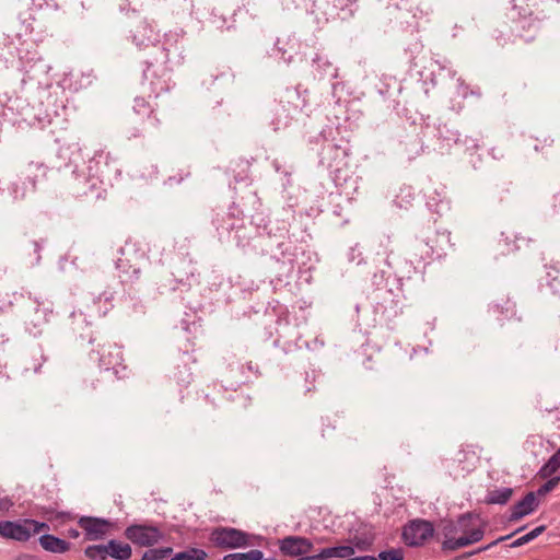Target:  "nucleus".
Wrapping results in <instances>:
<instances>
[{
	"label": "nucleus",
	"mask_w": 560,
	"mask_h": 560,
	"mask_svg": "<svg viewBox=\"0 0 560 560\" xmlns=\"http://www.w3.org/2000/svg\"><path fill=\"white\" fill-rule=\"evenodd\" d=\"M124 536L131 544L139 547H153L165 540V534L162 529L149 522L129 524L124 530Z\"/></svg>",
	"instance_id": "obj_13"
},
{
	"label": "nucleus",
	"mask_w": 560,
	"mask_h": 560,
	"mask_svg": "<svg viewBox=\"0 0 560 560\" xmlns=\"http://www.w3.org/2000/svg\"><path fill=\"white\" fill-rule=\"evenodd\" d=\"M97 384H98L97 380H93V378L84 380L83 385H82V390L85 394H91L93 390L97 389Z\"/></svg>",
	"instance_id": "obj_58"
},
{
	"label": "nucleus",
	"mask_w": 560,
	"mask_h": 560,
	"mask_svg": "<svg viewBox=\"0 0 560 560\" xmlns=\"http://www.w3.org/2000/svg\"><path fill=\"white\" fill-rule=\"evenodd\" d=\"M39 546L47 552L50 553H66L71 549V542L52 534H42L38 537Z\"/></svg>",
	"instance_id": "obj_29"
},
{
	"label": "nucleus",
	"mask_w": 560,
	"mask_h": 560,
	"mask_svg": "<svg viewBox=\"0 0 560 560\" xmlns=\"http://www.w3.org/2000/svg\"><path fill=\"white\" fill-rule=\"evenodd\" d=\"M14 506V502L10 497H0V514L9 513Z\"/></svg>",
	"instance_id": "obj_57"
},
{
	"label": "nucleus",
	"mask_w": 560,
	"mask_h": 560,
	"mask_svg": "<svg viewBox=\"0 0 560 560\" xmlns=\"http://www.w3.org/2000/svg\"><path fill=\"white\" fill-rule=\"evenodd\" d=\"M415 199V191L411 187H401L395 198V203L399 208H406Z\"/></svg>",
	"instance_id": "obj_48"
},
{
	"label": "nucleus",
	"mask_w": 560,
	"mask_h": 560,
	"mask_svg": "<svg viewBox=\"0 0 560 560\" xmlns=\"http://www.w3.org/2000/svg\"><path fill=\"white\" fill-rule=\"evenodd\" d=\"M207 552L203 549L190 547L184 551L175 553L171 560H206Z\"/></svg>",
	"instance_id": "obj_41"
},
{
	"label": "nucleus",
	"mask_w": 560,
	"mask_h": 560,
	"mask_svg": "<svg viewBox=\"0 0 560 560\" xmlns=\"http://www.w3.org/2000/svg\"><path fill=\"white\" fill-rule=\"evenodd\" d=\"M46 361L44 351L39 345L32 347L18 361V370L22 376L37 374Z\"/></svg>",
	"instance_id": "obj_22"
},
{
	"label": "nucleus",
	"mask_w": 560,
	"mask_h": 560,
	"mask_svg": "<svg viewBox=\"0 0 560 560\" xmlns=\"http://www.w3.org/2000/svg\"><path fill=\"white\" fill-rule=\"evenodd\" d=\"M279 550L283 556L299 557L312 549L310 539L301 536H287L278 541Z\"/></svg>",
	"instance_id": "obj_23"
},
{
	"label": "nucleus",
	"mask_w": 560,
	"mask_h": 560,
	"mask_svg": "<svg viewBox=\"0 0 560 560\" xmlns=\"http://www.w3.org/2000/svg\"><path fill=\"white\" fill-rule=\"evenodd\" d=\"M276 55L284 62L292 61L293 56L298 52V43L294 38H278L275 43Z\"/></svg>",
	"instance_id": "obj_30"
},
{
	"label": "nucleus",
	"mask_w": 560,
	"mask_h": 560,
	"mask_svg": "<svg viewBox=\"0 0 560 560\" xmlns=\"http://www.w3.org/2000/svg\"><path fill=\"white\" fill-rule=\"evenodd\" d=\"M348 259L349 261L357 262L358 265L362 262V252L358 245L350 248L348 253Z\"/></svg>",
	"instance_id": "obj_56"
},
{
	"label": "nucleus",
	"mask_w": 560,
	"mask_h": 560,
	"mask_svg": "<svg viewBox=\"0 0 560 560\" xmlns=\"http://www.w3.org/2000/svg\"><path fill=\"white\" fill-rule=\"evenodd\" d=\"M560 468V447L551 455V457L541 466L538 475L546 479L555 477L553 475Z\"/></svg>",
	"instance_id": "obj_36"
},
{
	"label": "nucleus",
	"mask_w": 560,
	"mask_h": 560,
	"mask_svg": "<svg viewBox=\"0 0 560 560\" xmlns=\"http://www.w3.org/2000/svg\"><path fill=\"white\" fill-rule=\"evenodd\" d=\"M538 504H539V502L537 500L536 493L528 492L522 500L516 502L511 508V514H510L509 521L515 522L526 515H529L537 509Z\"/></svg>",
	"instance_id": "obj_26"
},
{
	"label": "nucleus",
	"mask_w": 560,
	"mask_h": 560,
	"mask_svg": "<svg viewBox=\"0 0 560 560\" xmlns=\"http://www.w3.org/2000/svg\"><path fill=\"white\" fill-rule=\"evenodd\" d=\"M172 55L176 52L170 47L154 46L153 51L148 52L142 61V84L148 85L155 97L170 91L172 86Z\"/></svg>",
	"instance_id": "obj_2"
},
{
	"label": "nucleus",
	"mask_w": 560,
	"mask_h": 560,
	"mask_svg": "<svg viewBox=\"0 0 560 560\" xmlns=\"http://www.w3.org/2000/svg\"><path fill=\"white\" fill-rule=\"evenodd\" d=\"M84 556L89 560H107L108 552L106 544L90 545L84 549Z\"/></svg>",
	"instance_id": "obj_43"
},
{
	"label": "nucleus",
	"mask_w": 560,
	"mask_h": 560,
	"mask_svg": "<svg viewBox=\"0 0 560 560\" xmlns=\"http://www.w3.org/2000/svg\"><path fill=\"white\" fill-rule=\"evenodd\" d=\"M16 560H39L38 557L34 556V555H28V553H22L20 555Z\"/></svg>",
	"instance_id": "obj_64"
},
{
	"label": "nucleus",
	"mask_w": 560,
	"mask_h": 560,
	"mask_svg": "<svg viewBox=\"0 0 560 560\" xmlns=\"http://www.w3.org/2000/svg\"><path fill=\"white\" fill-rule=\"evenodd\" d=\"M100 302L101 298H98V300H93L91 305H86L85 312L81 310L73 311L69 316L68 326L73 336L82 341L86 340L88 343L91 345L98 339L92 329L93 318L101 317L107 312V310L101 311L98 306Z\"/></svg>",
	"instance_id": "obj_8"
},
{
	"label": "nucleus",
	"mask_w": 560,
	"mask_h": 560,
	"mask_svg": "<svg viewBox=\"0 0 560 560\" xmlns=\"http://www.w3.org/2000/svg\"><path fill=\"white\" fill-rule=\"evenodd\" d=\"M254 535L242 529L229 526L213 527L209 534V541L219 549H238L254 546Z\"/></svg>",
	"instance_id": "obj_11"
},
{
	"label": "nucleus",
	"mask_w": 560,
	"mask_h": 560,
	"mask_svg": "<svg viewBox=\"0 0 560 560\" xmlns=\"http://www.w3.org/2000/svg\"><path fill=\"white\" fill-rule=\"evenodd\" d=\"M108 557L114 560H129L132 556V548L129 544L118 539H109L106 542Z\"/></svg>",
	"instance_id": "obj_31"
},
{
	"label": "nucleus",
	"mask_w": 560,
	"mask_h": 560,
	"mask_svg": "<svg viewBox=\"0 0 560 560\" xmlns=\"http://www.w3.org/2000/svg\"><path fill=\"white\" fill-rule=\"evenodd\" d=\"M222 560H261V550L250 549L246 552L228 553Z\"/></svg>",
	"instance_id": "obj_45"
},
{
	"label": "nucleus",
	"mask_w": 560,
	"mask_h": 560,
	"mask_svg": "<svg viewBox=\"0 0 560 560\" xmlns=\"http://www.w3.org/2000/svg\"><path fill=\"white\" fill-rule=\"evenodd\" d=\"M52 167L58 171L72 168L74 190L78 195H88L98 190L102 184L110 182L119 174L116 160L110 156L109 152L104 150L95 152L86 164L78 144L60 147L57 151V161L54 162Z\"/></svg>",
	"instance_id": "obj_1"
},
{
	"label": "nucleus",
	"mask_w": 560,
	"mask_h": 560,
	"mask_svg": "<svg viewBox=\"0 0 560 560\" xmlns=\"http://www.w3.org/2000/svg\"><path fill=\"white\" fill-rule=\"evenodd\" d=\"M319 68L323 70L322 80L327 79V81L331 84L332 90L335 91L339 85V82H334L332 80L337 79L338 69L328 61H325L323 65L319 66Z\"/></svg>",
	"instance_id": "obj_46"
},
{
	"label": "nucleus",
	"mask_w": 560,
	"mask_h": 560,
	"mask_svg": "<svg viewBox=\"0 0 560 560\" xmlns=\"http://www.w3.org/2000/svg\"><path fill=\"white\" fill-rule=\"evenodd\" d=\"M513 3V11L516 12L520 21L526 22L528 20L529 27H536V21L539 20L537 13L538 0H511Z\"/></svg>",
	"instance_id": "obj_24"
},
{
	"label": "nucleus",
	"mask_w": 560,
	"mask_h": 560,
	"mask_svg": "<svg viewBox=\"0 0 560 560\" xmlns=\"http://www.w3.org/2000/svg\"><path fill=\"white\" fill-rule=\"evenodd\" d=\"M18 51L19 49L8 36L0 37V61L5 65L13 62Z\"/></svg>",
	"instance_id": "obj_35"
},
{
	"label": "nucleus",
	"mask_w": 560,
	"mask_h": 560,
	"mask_svg": "<svg viewBox=\"0 0 560 560\" xmlns=\"http://www.w3.org/2000/svg\"><path fill=\"white\" fill-rule=\"evenodd\" d=\"M559 482H560L559 476L548 478V480L538 488L536 494L537 495L547 494L548 492L552 491L558 486Z\"/></svg>",
	"instance_id": "obj_53"
},
{
	"label": "nucleus",
	"mask_w": 560,
	"mask_h": 560,
	"mask_svg": "<svg viewBox=\"0 0 560 560\" xmlns=\"http://www.w3.org/2000/svg\"><path fill=\"white\" fill-rule=\"evenodd\" d=\"M439 200H435V198L428 197L427 201V206L436 213H441L442 211L448 209V202L445 200V196L439 194Z\"/></svg>",
	"instance_id": "obj_51"
},
{
	"label": "nucleus",
	"mask_w": 560,
	"mask_h": 560,
	"mask_svg": "<svg viewBox=\"0 0 560 560\" xmlns=\"http://www.w3.org/2000/svg\"><path fill=\"white\" fill-rule=\"evenodd\" d=\"M234 72L224 61L210 63L202 77V85L208 90H224L232 85Z\"/></svg>",
	"instance_id": "obj_17"
},
{
	"label": "nucleus",
	"mask_w": 560,
	"mask_h": 560,
	"mask_svg": "<svg viewBox=\"0 0 560 560\" xmlns=\"http://www.w3.org/2000/svg\"><path fill=\"white\" fill-rule=\"evenodd\" d=\"M487 524L478 514L467 512L459 515V536L453 541L455 547L465 548L482 540Z\"/></svg>",
	"instance_id": "obj_14"
},
{
	"label": "nucleus",
	"mask_w": 560,
	"mask_h": 560,
	"mask_svg": "<svg viewBox=\"0 0 560 560\" xmlns=\"http://www.w3.org/2000/svg\"><path fill=\"white\" fill-rule=\"evenodd\" d=\"M44 248V241L43 240H34L30 243V255H33L34 262H39L40 260V253Z\"/></svg>",
	"instance_id": "obj_54"
},
{
	"label": "nucleus",
	"mask_w": 560,
	"mask_h": 560,
	"mask_svg": "<svg viewBox=\"0 0 560 560\" xmlns=\"http://www.w3.org/2000/svg\"><path fill=\"white\" fill-rule=\"evenodd\" d=\"M354 555L353 546L340 545L323 548L317 552V560H326L328 558L350 559Z\"/></svg>",
	"instance_id": "obj_32"
},
{
	"label": "nucleus",
	"mask_w": 560,
	"mask_h": 560,
	"mask_svg": "<svg viewBox=\"0 0 560 560\" xmlns=\"http://www.w3.org/2000/svg\"><path fill=\"white\" fill-rule=\"evenodd\" d=\"M133 112L143 120L148 128L154 129L159 126V118L155 115L153 106L141 96H137L133 101Z\"/></svg>",
	"instance_id": "obj_27"
},
{
	"label": "nucleus",
	"mask_w": 560,
	"mask_h": 560,
	"mask_svg": "<svg viewBox=\"0 0 560 560\" xmlns=\"http://www.w3.org/2000/svg\"><path fill=\"white\" fill-rule=\"evenodd\" d=\"M513 494V489L510 487L495 488L493 490H489L485 501L488 504H505L509 502Z\"/></svg>",
	"instance_id": "obj_34"
},
{
	"label": "nucleus",
	"mask_w": 560,
	"mask_h": 560,
	"mask_svg": "<svg viewBox=\"0 0 560 560\" xmlns=\"http://www.w3.org/2000/svg\"><path fill=\"white\" fill-rule=\"evenodd\" d=\"M148 548L149 549L142 553L141 560H164L173 553L172 547Z\"/></svg>",
	"instance_id": "obj_42"
},
{
	"label": "nucleus",
	"mask_w": 560,
	"mask_h": 560,
	"mask_svg": "<svg viewBox=\"0 0 560 560\" xmlns=\"http://www.w3.org/2000/svg\"><path fill=\"white\" fill-rule=\"evenodd\" d=\"M147 259L138 257L136 254L128 255L120 250V257L116 260V269L122 284H135L141 276L143 267L147 266Z\"/></svg>",
	"instance_id": "obj_18"
},
{
	"label": "nucleus",
	"mask_w": 560,
	"mask_h": 560,
	"mask_svg": "<svg viewBox=\"0 0 560 560\" xmlns=\"http://www.w3.org/2000/svg\"><path fill=\"white\" fill-rule=\"evenodd\" d=\"M82 529L85 541L105 539L115 528L116 522L98 516L82 515L77 521Z\"/></svg>",
	"instance_id": "obj_16"
},
{
	"label": "nucleus",
	"mask_w": 560,
	"mask_h": 560,
	"mask_svg": "<svg viewBox=\"0 0 560 560\" xmlns=\"http://www.w3.org/2000/svg\"><path fill=\"white\" fill-rule=\"evenodd\" d=\"M300 278L301 279H304L306 282H311L312 280V272L311 270H304V269H301L300 270Z\"/></svg>",
	"instance_id": "obj_62"
},
{
	"label": "nucleus",
	"mask_w": 560,
	"mask_h": 560,
	"mask_svg": "<svg viewBox=\"0 0 560 560\" xmlns=\"http://www.w3.org/2000/svg\"><path fill=\"white\" fill-rule=\"evenodd\" d=\"M163 7L173 14L192 12V2L190 0H163Z\"/></svg>",
	"instance_id": "obj_38"
},
{
	"label": "nucleus",
	"mask_w": 560,
	"mask_h": 560,
	"mask_svg": "<svg viewBox=\"0 0 560 560\" xmlns=\"http://www.w3.org/2000/svg\"><path fill=\"white\" fill-rule=\"evenodd\" d=\"M441 535L443 536L442 549L445 551H455L460 547H455L453 541L458 539L459 536V516L456 521L446 520L443 521L440 527Z\"/></svg>",
	"instance_id": "obj_28"
},
{
	"label": "nucleus",
	"mask_w": 560,
	"mask_h": 560,
	"mask_svg": "<svg viewBox=\"0 0 560 560\" xmlns=\"http://www.w3.org/2000/svg\"><path fill=\"white\" fill-rule=\"evenodd\" d=\"M299 112H304L307 117L312 114L298 89H285L279 98L269 104L266 118L272 129L278 131L289 127Z\"/></svg>",
	"instance_id": "obj_3"
},
{
	"label": "nucleus",
	"mask_w": 560,
	"mask_h": 560,
	"mask_svg": "<svg viewBox=\"0 0 560 560\" xmlns=\"http://www.w3.org/2000/svg\"><path fill=\"white\" fill-rule=\"evenodd\" d=\"M0 537L5 540L27 542L31 539L27 517L14 521H0Z\"/></svg>",
	"instance_id": "obj_21"
},
{
	"label": "nucleus",
	"mask_w": 560,
	"mask_h": 560,
	"mask_svg": "<svg viewBox=\"0 0 560 560\" xmlns=\"http://www.w3.org/2000/svg\"><path fill=\"white\" fill-rule=\"evenodd\" d=\"M1 115L12 124L26 122L32 125L36 120H40L34 107L22 96L9 97L2 106Z\"/></svg>",
	"instance_id": "obj_15"
},
{
	"label": "nucleus",
	"mask_w": 560,
	"mask_h": 560,
	"mask_svg": "<svg viewBox=\"0 0 560 560\" xmlns=\"http://www.w3.org/2000/svg\"><path fill=\"white\" fill-rule=\"evenodd\" d=\"M176 330L178 350L176 360L184 361L186 364L195 363L196 358L194 357V352L196 351V340L202 332L201 325L196 322L189 323L183 319Z\"/></svg>",
	"instance_id": "obj_12"
},
{
	"label": "nucleus",
	"mask_w": 560,
	"mask_h": 560,
	"mask_svg": "<svg viewBox=\"0 0 560 560\" xmlns=\"http://www.w3.org/2000/svg\"><path fill=\"white\" fill-rule=\"evenodd\" d=\"M172 277L162 280L159 284L161 294L179 291V293L188 292L192 285L198 284L196 268L190 261L180 259L171 273Z\"/></svg>",
	"instance_id": "obj_9"
},
{
	"label": "nucleus",
	"mask_w": 560,
	"mask_h": 560,
	"mask_svg": "<svg viewBox=\"0 0 560 560\" xmlns=\"http://www.w3.org/2000/svg\"><path fill=\"white\" fill-rule=\"evenodd\" d=\"M436 137L443 145L450 147L452 143L459 142V133L456 130L450 129L446 125L436 128Z\"/></svg>",
	"instance_id": "obj_40"
},
{
	"label": "nucleus",
	"mask_w": 560,
	"mask_h": 560,
	"mask_svg": "<svg viewBox=\"0 0 560 560\" xmlns=\"http://www.w3.org/2000/svg\"><path fill=\"white\" fill-rule=\"evenodd\" d=\"M211 225L221 242L228 241L233 231L235 232L238 245L245 246L249 242L250 236L245 233L246 226L244 224L243 211L235 202L228 210H212Z\"/></svg>",
	"instance_id": "obj_4"
},
{
	"label": "nucleus",
	"mask_w": 560,
	"mask_h": 560,
	"mask_svg": "<svg viewBox=\"0 0 560 560\" xmlns=\"http://www.w3.org/2000/svg\"><path fill=\"white\" fill-rule=\"evenodd\" d=\"M376 558L378 560H404V551L401 548H392L381 551Z\"/></svg>",
	"instance_id": "obj_52"
},
{
	"label": "nucleus",
	"mask_w": 560,
	"mask_h": 560,
	"mask_svg": "<svg viewBox=\"0 0 560 560\" xmlns=\"http://www.w3.org/2000/svg\"><path fill=\"white\" fill-rule=\"evenodd\" d=\"M335 150H336V158L345 159L348 155V149L347 148H342V147L336 145Z\"/></svg>",
	"instance_id": "obj_61"
},
{
	"label": "nucleus",
	"mask_w": 560,
	"mask_h": 560,
	"mask_svg": "<svg viewBox=\"0 0 560 560\" xmlns=\"http://www.w3.org/2000/svg\"><path fill=\"white\" fill-rule=\"evenodd\" d=\"M512 535H508V536H502V537H499L498 539L491 541L490 544L486 545V546H482V547H479L478 549L474 550V551H470V552H466L464 555V558H467V557H470V556H474V555H477V553H480V552H483V551H487L489 549H491L492 547H494L495 545H498L499 542L503 541V540H506L511 537Z\"/></svg>",
	"instance_id": "obj_55"
},
{
	"label": "nucleus",
	"mask_w": 560,
	"mask_h": 560,
	"mask_svg": "<svg viewBox=\"0 0 560 560\" xmlns=\"http://www.w3.org/2000/svg\"><path fill=\"white\" fill-rule=\"evenodd\" d=\"M444 254V248L434 246L430 242L425 240H415L409 244V256H410V265L405 264L407 267L406 273L410 272V268L416 269L412 266L415 262H423L428 259L435 257H441ZM387 265L394 269L395 276L397 277V281L400 285H402L401 281L405 277V271L397 265H394L390 260V257L387 256L386 260Z\"/></svg>",
	"instance_id": "obj_10"
},
{
	"label": "nucleus",
	"mask_w": 560,
	"mask_h": 560,
	"mask_svg": "<svg viewBox=\"0 0 560 560\" xmlns=\"http://www.w3.org/2000/svg\"><path fill=\"white\" fill-rule=\"evenodd\" d=\"M374 542V537L370 534L353 535L348 539V545L353 546L354 552L369 551Z\"/></svg>",
	"instance_id": "obj_37"
},
{
	"label": "nucleus",
	"mask_w": 560,
	"mask_h": 560,
	"mask_svg": "<svg viewBox=\"0 0 560 560\" xmlns=\"http://www.w3.org/2000/svg\"><path fill=\"white\" fill-rule=\"evenodd\" d=\"M390 7L405 10L416 16L417 0H387Z\"/></svg>",
	"instance_id": "obj_49"
},
{
	"label": "nucleus",
	"mask_w": 560,
	"mask_h": 560,
	"mask_svg": "<svg viewBox=\"0 0 560 560\" xmlns=\"http://www.w3.org/2000/svg\"><path fill=\"white\" fill-rule=\"evenodd\" d=\"M434 528L431 522L424 520H413L404 527L402 539L407 546H422L433 536Z\"/></svg>",
	"instance_id": "obj_20"
},
{
	"label": "nucleus",
	"mask_w": 560,
	"mask_h": 560,
	"mask_svg": "<svg viewBox=\"0 0 560 560\" xmlns=\"http://www.w3.org/2000/svg\"><path fill=\"white\" fill-rule=\"evenodd\" d=\"M185 32H168L164 36V42L160 43L159 32L148 21L139 22L131 31L130 36L132 42L140 48L149 49V52L153 51L154 46H166L176 52L177 57H180L183 46H179V37H183Z\"/></svg>",
	"instance_id": "obj_6"
},
{
	"label": "nucleus",
	"mask_w": 560,
	"mask_h": 560,
	"mask_svg": "<svg viewBox=\"0 0 560 560\" xmlns=\"http://www.w3.org/2000/svg\"><path fill=\"white\" fill-rule=\"evenodd\" d=\"M176 359L177 357L174 358L176 365L172 376L180 386H186L192 381V373L189 366L191 363L186 364L184 361H177Z\"/></svg>",
	"instance_id": "obj_33"
},
{
	"label": "nucleus",
	"mask_w": 560,
	"mask_h": 560,
	"mask_svg": "<svg viewBox=\"0 0 560 560\" xmlns=\"http://www.w3.org/2000/svg\"><path fill=\"white\" fill-rule=\"evenodd\" d=\"M545 529H546V527L544 525L537 526L536 528L532 529L527 534H525V535L518 537L517 539H515L510 545V547L516 548V547H521L523 545H526V544L530 542L532 540L536 539L540 534H542V532Z\"/></svg>",
	"instance_id": "obj_47"
},
{
	"label": "nucleus",
	"mask_w": 560,
	"mask_h": 560,
	"mask_svg": "<svg viewBox=\"0 0 560 560\" xmlns=\"http://www.w3.org/2000/svg\"><path fill=\"white\" fill-rule=\"evenodd\" d=\"M91 359L97 361L100 372L113 380H122L128 375V369L124 364L122 351L115 343H98L96 350H92Z\"/></svg>",
	"instance_id": "obj_7"
},
{
	"label": "nucleus",
	"mask_w": 560,
	"mask_h": 560,
	"mask_svg": "<svg viewBox=\"0 0 560 560\" xmlns=\"http://www.w3.org/2000/svg\"><path fill=\"white\" fill-rule=\"evenodd\" d=\"M401 294H394L392 289L382 290L378 289L377 298L380 301L374 306L375 315H378L381 319L389 322L395 318L402 310L404 290L399 288Z\"/></svg>",
	"instance_id": "obj_19"
},
{
	"label": "nucleus",
	"mask_w": 560,
	"mask_h": 560,
	"mask_svg": "<svg viewBox=\"0 0 560 560\" xmlns=\"http://www.w3.org/2000/svg\"><path fill=\"white\" fill-rule=\"evenodd\" d=\"M358 0H334V7L340 11L341 19L351 16L357 10Z\"/></svg>",
	"instance_id": "obj_44"
},
{
	"label": "nucleus",
	"mask_w": 560,
	"mask_h": 560,
	"mask_svg": "<svg viewBox=\"0 0 560 560\" xmlns=\"http://www.w3.org/2000/svg\"><path fill=\"white\" fill-rule=\"evenodd\" d=\"M248 376L244 375V365L233 363L229 365L228 373L220 380L219 385L225 390H236L247 382Z\"/></svg>",
	"instance_id": "obj_25"
},
{
	"label": "nucleus",
	"mask_w": 560,
	"mask_h": 560,
	"mask_svg": "<svg viewBox=\"0 0 560 560\" xmlns=\"http://www.w3.org/2000/svg\"><path fill=\"white\" fill-rule=\"evenodd\" d=\"M257 233L259 236H264L266 234L268 237H270L271 231L268 230V225L265 224L262 228H257Z\"/></svg>",
	"instance_id": "obj_63"
},
{
	"label": "nucleus",
	"mask_w": 560,
	"mask_h": 560,
	"mask_svg": "<svg viewBox=\"0 0 560 560\" xmlns=\"http://www.w3.org/2000/svg\"><path fill=\"white\" fill-rule=\"evenodd\" d=\"M457 85H458V94L463 97H466L468 92V88L465 85V82L462 78H457Z\"/></svg>",
	"instance_id": "obj_59"
},
{
	"label": "nucleus",
	"mask_w": 560,
	"mask_h": 560,
	"mask_svg": "<svg viewBox=\"0 0 560 560\" xmlns=\"http://www.w3.org/2000/svg\"><path fill=\"white\" fill-rule=\"evenodd\" d=\"M54 163L47 165L42 162H30L23 171L12 180L8 187V191L14 201L25 200L35 194L37 183L44 180Z\"/></svg>",
	"instance_id": "obj_5"
},
{
	"label": "nucleus",
	"mask_w": 560,
	"mask_h": 560,
	"mask_svg": "<svg viewBox=\"0 0 560 560\" xmlns=\"http://www.w3.org/2000/svg\"><path fill=\"white\" fill-rule=\"evenodd\" d=\"M122 305L128 315L137 316L145 313V306L142 301L138 298L131 296L130 294L124 298Z\"/></svg>",
	"instance_id": "obj_39"
},
{
	"label": "nucleus",
	"mask_w": 560,
	"mask_h": 560,
	"mask_svg": "<svg viewBox=\"0 0 560 560\" xmlns=\"http://www.w3.org/2000/svg\"><path fill=\"white\" fill-rule=\"evenodd\" d=\"M28 528L31 532V538L39 533H47L50 529V526L47 522L37 521L34 518H28Z\"/></svg>",
	"instance_id": "obj_50"
},
{
	"label": "nucleus",
	"mask_w": 560,
	"mask_h": 560,
	"mask_svg": "<svg viewBox=\"0 0 560 560\" xmlns=\"http://www.w3.org/2000/svg\"><path fill=\"white\" fill-rule=\"evenodd\" d=\"M52 513H54V511L50 508H40V510L37 511L38 515L46 517L48 521H52V517L49 516Z\"/></svg>",
	"instance_id": "obj_60"
}]
</instances>
